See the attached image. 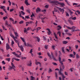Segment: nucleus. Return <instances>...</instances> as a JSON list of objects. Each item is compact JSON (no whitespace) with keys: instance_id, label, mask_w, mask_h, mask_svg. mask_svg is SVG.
Returning a JSON list of instances; mask_svg holds the SVG:
<instances>
[{"instance_id":"obj_1","label":"nucleus","mask_w":80,"mask_h":80,"mask_svg":"<svg viewBox=\"0 0 80 80\" xmlns=\"http://www.w3.org/2000/svg\"><path fill=\"white\" fill-rule=\"evenodd\" d=\"M50 3H52L53 4H57V3H58L59 5H61V7H64L65 6V4L64 3H62L60 2H58V1H57L53 0L50 1Z\"/></svg>"},{"instance_id":"obj_2","label":"nucleus","mask_w":80,"mask_h":80,"mask_svg":"<svg viewBox=\"0 0 80 80\" xmlns=\"http://www.w3.org/2000/svg\"><path fill=\"white\" fill-rule=\"evenodd\" d=\"M16 43H18L17 44L18 45V47H19V48H20V49L23 52V51H24V48H23V46H22V45L20 46V45H19V42H18H18Z\"/></svg>"},{"instance_id":"obj_3","label":"nucleus","mask_w":80,"mask_h":80,"mask_svg":"<svg viewBox=\"0 0 80 80\" xmlns=\"http://www.w3.org/2000/svg\"><path fill=\"white\" fill-rule=\"evenodd\" d=\"M10 35L11 37H12V38L14 40L16 43L18 42V40L16 39L15 38V36H13V34H12V33H10Z\"/></svg>"},{"instance_id":"obj_4","label":"nucleus","mask_w":80,"mask_h":80,"mask_svg":"<svg viewBox=\"0 0 80 80\" xmlns=\"http://www.w3.org/2000/svg\"><path fill=\"white\" fill-rule=\"evenodd\" d=\"M57 8L58 10L60 11V12H62V14H63V13H64V12H65V10H64V9H63V8L62 9L58 7H57Z\"/></svg>"},{"instance_id":"obj_5","label":"nucleus","mask_w":80,"mask_h":80,"mask_svg":"<svg viewBox=\"0 0 80 80\" xmlns=\"http://www.w3.org/2000/svg\"><path fill=\"white\" fill-rule=\"evenodd\" d=\"M7 50H8V49H10V46L8 45V43L6 44V47Z\"/></svg>"},{"instance_id":"obj_6","label":"nucleus","mask_w":80,"mask_h":80,"mask_svg":"<svg viewBox=\"0 0 80 80\" xmlns=\"http://www.w3.org/2000/svg\"><path fill=\"white\" fill-rule=\"evenodd\" d=\"M48 31L47 33L49 35H50L51 33H52V32L50 31V29L49 28H47L46 29Z\"/></svg>"},{"instance_id":"obj_7","label":"nucleus","mask_w":80,"mask_h":80,"mask_svg":"<svg viewBox=\"0 0 80 80\" xmlns=\"http://www.w3.org/2000/svg\"><path fill=\"white\" fill-rule=\"evenodd\" d=\"M31 28L30 27H28L27 29H26V28H24V32L25 33L26 32H27V31L28 30H30V29Z\"/></svg>"},{"instance_id":"obj_8","label":"nucleus","mask_w":80,"mask_h":80,"mask_svg":"<svg viewBox=\"0 0 80 80\" xmlns=\"http://www.w3.org/2000/svg\"><path fill=\"white\" fill-rule=\"evenodd\" d=\"M14 34L15 35V38H16V39H18V33H17V32H14Z\"/></svg>"},{"instance_id":"obj_9","label":"nucleus","mask_w":80,"mask_h":80,"mask_svg":"<svg viewBox=\"0 0 80 80\" xmlns=\"http://www.w3.org/2000/svg\"><path fill=\"white\" fill-rule=\"evenodd\" d=\"M62 71H63V69H62V68H60L59 71L58 72L59 74L60 75H62V73L61 72Z\"/></svg>"},{"instance_id":"obj_10","label":"nucleus","mask_w":80,"mask_h":80,"mask_svg":"<svg viewBox=\"0 0 80 80\" xmlns=\"http://www.w3.org/2000/svg\"><path fill=\"white\" fill-rule=\"evenodd\" d=\"M29 63H30V64L29 63H28L27 64V65L29 67H32V61L31 60L29 61Z\"/></svg>"},{"instance_id":"obj_11","label":"nucleus","mask_w":80,"mask_h":80,"mask_svg":"<svg viewBox=\"0 0 80 80\" xmlns=\"http://www.w3.org/2000/svg\"><path fill=\"white\" fill-rule=\"evenodd\" d=\"M59 61L61 65H63V62H62L61 59L60 57H59Z\"/></svg>"},{"instance_id":"obj_12","label":"nucleus","mask_w":80,"mask_h":80,"mask_svg":"<svg viewBox=\"0 0 80 80\" xmlns=\"http://www.w3.org/2000/svg\"><path fill=\"white\" fill-rule=\"evenodd\" d=\"M40 8L38 7L37 8V9H36V12L37 13H38L39 12H40Z\"/></svg>"},{"instance_id":"obj_13","label":"nucleus","mask_w":80,"mask_h":80,"mask_svg":"<svg viewBox=\"0 0 80 80\" xmlns=\"http://www.w3.org/2000/svg\"><path fill=\"white\" fill-rule=\"evenodd\" d=\"M25 3L26 5H30V4H28V0H25Z\"/></svg>"},{"instance_id":"obj_14","label":"nucleus","mask_w":80,"mask_h":80,"mask_svg":"<svg viewBox=\"0 0 80 80\" xmlns=\"http://www.w3.org/2000/svg\"><path fill=\"white\" fill-rule=\"evenodd\" d=\"M36 62H35V63L36 65H38V64H39L40 65V66H41V63H40V62H37V60H35Z\"/></svg>"},{"instance_id":"obj_15","label":"nucleus","mask_w":80,"mask_h":80,"mask_svg":"<svg viewBox=\"0 0 80 80\" xmlns=\"http://www.w3.org/2000/svg\"><path fill=\"white\" fill-rule=\"evenodd\" d=\"M52 57L53 60H54V61H57V59L55 58V57L54 55L52 56Z\"/></svg>"},{"instance_id":"obj_16","label":"nucleus","mask_w":80,"mask_h":80,"mask_svg":"<svg viewBox=\"0 0 80 80\" xmlns=\"http://www.w3.org/2000/svg\"><path fill=\"white\" fill-rule=\"evenodd\" d=\"M65 48V47H63L62 48V53H65V50H64V48Z\"/></svg>"},{"instance_id":"obj_17","label":"nucleus","mask_w":80,"mask_h":80,"mask_svg":"<svg viewBox=\"0 0 80 80\" xmlns=\"http://www.w3.org/2000/svg\"><path fill=\"white\" fill-rule=\"evenodd\" d=\"M11 65L13 68H16L15 66L13 64V63L12 62H11Z\"/></svg>"},{"instance_id":"obj_18","label":"nucleus","mask_w":80,"mask_h":80,"mask_svg":"<svg viewBox=\"0 0 80 80\" xmlns=\"http://www.w3.org/2000/svg\"><path fill=\"white\" fill-rule=\"evenodd\" d=\"M31 80H35V77H33V76H31Z\"/></svg>"},{"instance_id":"obj_19","label":"nucleus","mask_w":80,"mask_h":80,"mask_svg":"<svg viewBox=\"0 0 80 80\" xmlns=\"http://www.w3.org/2000/svg\"><path fill=\"white\" fill-rule=\"evenodd\" d=\"M5 7L4 6H2L0 7V8L1 9H3V10H4V9H5Z\"/></svg>"},{"instance_id":"obj_20","label":"nucleus","mask_w":80,"mask_h":80,"mask_svg":"<svg viewBox=\"0 0 80 80\" xmlns=\"http://www.w3.org/2000/svg\"><path fill=\"white\" fill-rule=\"evenodd\" d=\"M67 43H68V42L66 41H62V43H63V44H67Z\"/></svg>"},{"instance_id":"obj_21","label":"nucleus","mask_w":80,"mask_h":80,"mask_svg":"<svg viewBox=\"0 0 80 80\" xmlns=\"http://www.w3.org/2000/svg\"><path fill=\"white\" fill-rule=\"evenodd\" d=\"M35 38H37V41L38 42H40V38H38V37H34Z\"/></svg>"},{"instance_id":"obj_22","label":"nucleus","mask_w":80,"mask_h":80,"mask_svg":"<svg viewBox=\"0 0 80 80\" xmlns=\"http://www.w3.org/2000/svg\"><path fill=\"white\" fill-rule=\"evenodd\" d=\"M65 2H66L67 5H68L69 6H70V4L68 3V1L67 0H65Z\"/></svg>"},{"instance_id":"obj_23","label":"nucleus","mask_w":80,"mask_h":80,"mask_svg":"<svg viewBox=\"0 0 80 80\" xmlns=\"http://www.w3.org/2000/svg\"><path fill=\"white\" fill-rule=\"evenodd\" d=\"M47 54L48 56L50 57V58H51V59H52V57H51V55H50V54L48 52L47 53Z\"/></svg>"},{"instance_id":"obj_24","label":"nucleus","mask_w":80,"mask_h":80,"mask_svg":"<svg viewBox=\"0 0 80 80\" xmlns=\"http://www.w3.org/2000/svg\"><path fill=\"white\" fill-rule=\"evenodd\" d=\"M75 31L76 32H77V31L78 32V31H80V30L78 29H76V30H72V32H75Z\"/></svg>"},{"instance_id":"obj_25","label":"nucleus","mask_w":80,"mask_h":80,"mask_svg":"<svg viewBox=\"0 0 80 80\" xmlns=\"http://www.w3.org/2000/svg\"><path fill=\"white\" fill-rule=\"evenodd\" d=\"M10 20H12L13 22V23H14V19L12 18H9Z\"/></svg>"},{"instance_id":"obj_26","label":"nucleus","mask_w":80,"mask_h":80,"mask_svg":"<svg viewBox=\"0 0 80 80\" xmlns=\"http://www.w3.org/2000/svg\"><path fill=\"white\" fill-rule=\"evenodd\" d=\"M54 55H55V56H56V57H57V55H58L57 51H55Z\"/></svg>"},{"instance_id":"obj_27","label":"nucleus","mask_w":80,"mask_h":80,"mask_svg":"<svg viewBox=\"0 0 80 80\" xmlns=\"http://www.w3.org/2000/svg\"><path fill=\"white\" fill-rule=\"evenodd\" d=\"M54 35L55 37V38L56 39H58V38H57V35H56V33H55V32H54Z\"/></svg>"},{"instance_id":"obj_28","label":"nucleus","mask_w":80,"mask_h":80,"mask_svg":"<svg viewBox=\"0 0 80 80\" xmlns=\"http://www.w3.org/2000/svg\"><path fill=\"white\" fill-rule=\"evenodd\" d=\"M13 59H14V60H16V61H18V62L20 60L19 59H17L14 58H13Z\"/></svg>"},{"instance_id":"obj_29","label":"nucleus","mask_w":80,"mask_h":80,"mask_svg":"<svg viewBox=\"0 0 80 80\" xmlns=\"http://www.w3.org/2000/svg\"><path fill=\"white\" fill-rule=\"evenodd\" d=\"M66 17H69V14H68V13L67 12H66Z\"/></svg>"},{"instance_id":"obj_30","label":"nucleus","mask_w":80,"mask_h":80,"mask_svg":"<svg viewBox=\"0 0 80 80\" xmlns=\"http://www.w3.org/2000/svg\"><path fill=\"white\" fill-rule=\"evenodd\" d=\"M76 28V27L74 26H72L71 27V30H75Z\"/></svg>"},{"instance_id":"obj_31","label":"nucleus","mask_w":80,"mask_h":80,"mask_svg":"<svg viewBox=\"0 0 80 80\" xmlns=\"http://www.w3.org/2000/svg\"><path fill=\"white\" fill-rule=\"evenodd\" d=\"M68 21L69 22V23H71V25H72V24H73V22H72V21L69 20H68Z\"/></svg>"},{"instance_id":"obj_32","label":"nucleus","mask_w":80,"mask_h":80,"mask_svg":"<svg viewBox=\"0 0 80 80\" xmlns=\"http://www.w3.org/2000/svg\"><path fill=\"white\" fill-rule=\"evenodd\" d=\"M6 60L8 61V62H10V58H8L6 59Z\"/></svg>"},{"instance_id":"obj_33","label":"nucleus","mask_w":80,"mask_h":80,"mask_svg":"<svg viewBox=\"0 0 80 80\" xmlns=\"http://www.w3.org/2000/svg\"><path fill=\"white\" fill-rule=\"evenodd\" d=\"M24 23V22L23 21H21L19 22V23L20 24H22V23Z\"/></svg>"},{"instance_id":"obj_34","label":"nucleus","mask_w":80,"mask_h":80,"mask_svg":"<svg viewBox=\"0 0 80 80\" xmlns=\"http://www.w3.org/2000/svg\"><path fill=\"white\" fill-rule=\"evenodd\" d=\"M62 65V68L63 70H64L65 69V66L63 65V64H61Z\"/></svg>"},{"instance_id":"obj_35","label":"nucleus","mask_w":80,"mask_h":80,"mask_svg":"<svg viewBox=\"0 0 80 80\" xmlns=\"http://www.w3.org/2000/svg\"><path fill=\"white\" fill-rule=\"evenodd\" d=\"M27 47H32V45L28 43L27 44Z\"/></svg>"},{"instance_id":"obj_36","label":"nucleus","mask_w":80,"mask_h":80,"mask_svg":"<svg viewBox=\"0 0 80 80\" xmlns=\"http://www.w3.org/2000/svg\"><path fill=\"white\" fill-rule=\"evenodd\" d=\"M58 34L59 37H61V32H58Z\"/></svg>"},{"instance_id":"obj_37","label":"nucleus","mask_w":80,"mask_h":80,"mask_svg":"<svg viewBox=\"0 0 80 80\" xmlns=\"http://www.w3.org/2000/svg\"><path fill=\"white\" fill-rule=\"evenodd\" d=\"M12 53L14 55H15V56H17V55H18V54H17L16 53H15V52H13Z\"/></svg>"},{"instance_id":"obj_38","label":"nucleus","mask_w":80,"mask_h":80,"mask_svg":"<svg viewBox=\"0 0 80 80\" xmlns=\"http://www.w3.org/2000/svg\"><path fill=\"white\" fill-rule=\"evenodd\" d=\"M48 45H45V49H48Z\"/></svg>"},{"instance_id":"obj_39","label":"nucleus","mask_w":80,"mask_h":80,"mask_svg":"<svg viewBox=\"0 0 80 80\" xmlns=\"http://www.w3.org/2000/svg\"><path fill=\"white\" fill-rule=\"evenodd\" d=\"M25 18L28 19V18H30L29 17V16H25Z\"/></svg>"},{"instance_id":"obj_40","label":"nucleus","mask_w":80,"mask_h":80,"mask_svg":"<svg viewBox=\"0 0 80 80\" xmlns=\"http://www.w3.org/2000/svg\"><path fill=\"white\" fill-rule=\"evenodd\" d=\"M26 12L28 13H30V9H27L26 10Z\"/></svg>"},{"instance_id":"obj_41","label":"nucleus","mask_w":80,"mask_h":80,"mask_svg":"<svg viewBox=\"0 0 80 80\" xmlns=\"http://www.w3.org/2000/svg\"><path fill=\"white\" fill-rule=\"evenodd\" d=\"M7 27H8V28L9 27H10L11 28H12V26H11V25H10L9 24L7 25Z\"/></svg>"},{"instance_id":"obj_42","label":"nucleus","mask_w":80,"mask_h":80,"mask_svg":"<svg viewBox=\"0 0 80 80\" xmlns=\"http://www.w3.org/2000/svg\"><path fill=\"white\" fill-rule=\"evenodd\" d=\"M55 75L56 78H57V77H58V76H57V73L56 72H55Z\"/></svg>"},{"instance_id":"obj_43","label":"nucleus","mask_w":80,"mask_h":80,"mask_svg":"<svg viewBox=\"0 0 80 80\" xmlns=\"http://www.w3.org/2000/svg\"><path fill=\"white\" fill-rule=\"evenodd\" d=\"M20 38L22 41V42H25V40H24V39H23V38H22V37H21Z\"/></svg>"},{"instance_id":"obj_44","label":"nucleus","mask_w":80,"mask_h":80,"mask_svg":"<svg viewBox=\"0 0 80 80\" xmlns=\"http://www.w3.org/2000/svg\"><path fill=\"white\" fill-rule=\"evenodd\" d=\"M7 18H8L7 16H5L3 18V19H4V20H6V19H7Z\"/></svg>"},{"instance_id":"obj_45","label":"nucleus","mask_w":80,"mask_h":80,"mask_svg":"<svg viewBox=\"0 0 80 80\" xmlns=\"http://www.w3.org/2000/svg\"><path fill=\"white\" fill-rule=\"evenodd\" d=\"M53 72L52 70V69H51V68H49V72Z\"/></svg>"},{"instance_id":"obj_46","label":"nucleus","mask_w":80,"mask_h":80,"mask_svg":"<svg viewBox=\"0 0 80 80\" xmlns=\"http://www.w3.org/2000/svg\"><path fill=\"white\" fill-rule=\"evenodd\" d=\"M67 28H68V30H72V28H70L69 27L67 26Z\"/></svg>"},{"instance_id":"obj_47","label":"nucleus","mask_w":80,"mask_h":80,"mask_svg":"<svg viewBox=\"0 0 80 80\" xmlns=\"http://www.w3.org/2000/svg\"><path fill=\"white\" fill-rule=\"evenodd\" d=\"M61 75H62V77L63 78V79H64L65 78V76H64V75H63V74H62H62Z\"/></svg>"},{"instance_id":"obj_48","label":"nucleus","mask_w":80,"mask_h":80,"mask_svg":"<svg viewBox=\"0 0 80 80\" xmlns=\"http://www.w3.org/2000/svg\"><path fill=\"white\" fill-rule=\"evenodd\" d=\"M21 13L23 15H25V12H23V11H21Z\"/></svg>"},{"instance_id":"obj_49","label":"nucleus","mask_w":80,"mask_h":80,"mask_svg":"<svg viewBox=\"0 0 80 80\" xmlns=\"http://www.w3.org/2000/svg\"><path fill=\"white\" fill-rule=\"evenodd\" d=\"M13 44H14V41H12L11 42V45H13Z\"/></svg>"},{"instance_id":"obj_50","label":"nucleus","mask_w":80,"mask_h":80,"mask_svg":"<svg viewBox=\"0 0 80 80\" xmlns=\"http://www.w3.org/2000/svg\"><path fill=\"white\" fill-rule=\"evenodd\" d=\"M52 63L54 65H56V66L57 65V63L56 62H52Z\"/></svg>"},{"instance_id":"obj_51","label":"nucleus","mask_w":80,"mask_h":80,"mask_svg":"<svg viewBox=\"0 0 80 80\" xmlns=\"http://www.w3.org/2000/svg\"><path fill=\"white\" fill-rule=\"evenodd\" d=\"M8 22L6 21L5 23V25H8Z\"/></svg>"},{"instance_id":"obj_52","label":"nucleus","mask_w":80,"mask_h":80,"mask_svg":"<svg viewBox=\"0 0 80 80\" xmlns=\"http://www.w3.org/2000/svg\"><path fill=\"white\" fill-rule=\"evenodd\" d=\"M2 64H3V65H5L6 63H5L4 62V61H2Z\"/></svg>"},{"instance_id":"obj_53","label":"nucleus","mask_w":80,"mask_h":80,"mask_svg":"<svg viewBox=\"0 0 80 80\" xmlns=\"http://www.w3.org/2000/svg\"><path fill=\"white\" fill-rule=\"evenodd\" d=\"M78 5V3H73V5Z\"/></svg>"},{"instance_id":"obj_54","label":"nucleus","mask_w":80,"mask_h":80,"mask_svg":"<svg viewBox=\"0 0 80 80\" xmlns=\"http://www.w3.org/2000/svg\"><path fill=\"white\" fill-rule=\"evenodd\" d=\"M64 74L65 75H67V76H68V73L66 72H64Z\"/></svg>"},{"instance_id":"obj_55","label":"nucleus","mask_w":80,"mask_h":80,"mask_svg":"<svg viewBox=\"0 0 80 80\" xmlns=\"http://www.w3.org/2000/svg\"><path fill=\"white\" fill-rule=\"evenodd\" d=\"M8 2L9 3V6H11V3H12V2H10V1H8Z\"/></svg>"},{"instance_id":"obj_56","label":"nucleus","mask_w":80,"mask_h":80,"mask_svg":"<svg viewBox=\"0 0 80 80\" xmlns=\"http://www.w3.org/2000/svg\"><path fill=\"white\" fill-rule=\"evenodd\" d=\"M21 9L22 10V11H23L24 10V9L23 8V6H22L21 8Z\"/></svg>"},{"instance_id":"obj_57","label":"nucleus","mask_w":80,"mask_h":80,"mask_svg":"<svg viewBox=\"0 0 80 80\" xmlns=\"http://www.w3.org/2000/svg\"><path fill=\"white\" fill-rule=\"evenodd\" d=\"M43 38L44 39V40H47V39H46V38L45 36L43 37Z\"/></svg>"},{"instance_id":"obj_58","label":"nucleus","mask_w":80,"mask_h":80,"mask_svg":"<svg viewBox=\"0 0 80 80\" xmlns=\"http://www.w3.org/2000/svg\"><path fill=\"white\" fill-rule=\"evenodd\" d=\"M6 0H3V1L2 2V3L3 4H5V3H6Z\"/></svg>"},{"instance_id":"obj_59","label":"nucleus","mask_w":80,"mask_h":80,"mask_svg":"<svg viewBox=\"0 0 80 80\" xmlns=\"http://www.w3.org/2000/svg\"><path fill=\"white\" fill-rule=\"evenodd\" d=\"M41 28L38 27V28H37L36 29V30H37V31H38V30H40V29Z\"/></svg>"},{"instance_id":"obj_60","label":"nucleus","mask_w":80,"mask_h":80,"mask_svg":"<svg viewBox=\"0 0 80 80\" xmlns=\"http://www.w3.org/2000/svg\"><path fill=\"white\" fill-rule=\"evenodd\" d=\"M57 27L58 28H60V29H61V28H62L60 25H58V26H57Z\"/></svg>"},{"instance_id":"obj_61","label":"nucleus","mask_w":80,"mask_h":80,"mask_svg":"<svg viewBox=\"0 0 80 80\" xmlns=\"http://www.w3.org/2000/svg\"><path fill=\"white\" fill-rule=\"evenodd\" d=\"M45 8H48V5H47L45 6Z\"/></svg>"},{"instance_id":"obj_62","label":"nucleus","mask_w":80,"mask_h":80,"mask_svg":"<svg viewBox=\"0 0 80 80\" xmlns=\"http://www.w3.org/2000/svg\"><path fill=\"white\" fill-rule=\"evenodd\" d=\"M76 18V17H74V18H72V19L73 20H75Z\"/></svg>"},{"instance_id":"obj_63","label":"nucleus","mask_w":80,"mask_h":80,"mask_svg":"<svg viewBox=\"0 0 80 80\" xmlns=\"http://www.w3.org/2000/svg\"><path fill=\"white\" fill-rule=\"evenodd\" d=\"M75 48L76 49H77L78 48V45H76L75 46Z\"/></svg>"},{"instance_id":"obj_64","label":"nucleus","mask_w":80,"mask_h":80,"mask_svg":"<svg viewBox=\"0 0 80 80\" xmlns=\"http://www.w3.org/2000/svg\"><path fill=\"white\" fill-rule=\"evenodd\" d=\"M76 58H80V57L78 55V54H76Z\"/></svg>"}]
</instances>
